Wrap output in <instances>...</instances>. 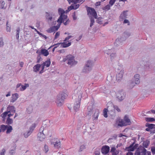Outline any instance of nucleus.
Listing matches in <instances>:
<instances>
[{
    "label": "nucleus",
    "instance_id": "nucleus-1",
    "mask_svg": "<svg viewBox=\"0 0 155 155\" xmlns=\"http://www.w3.org/2000/svg\"><path fill=\"white\" fill-rule=\"evenodd\" d=\"M67 96V94L64 92H62L57 96L56 103L58 106H61L64 103V100Z\"/></svg>",
    "mask_w": 155,
    "mask_h": 155
},
{
    "label": "nucleus",
    "instance_id": "nucleus-2",
    "mask_svg": "<svg viewBox=\"0 0 155 155\" xmlns=\"http://www.w3.org/2000/svg\"><path fill=\"white\" fill-rule=\"evenodd\" d=\"M93 63L92 61L89 60L85 63L82 69V72L87 73L90 72L92 70Z\"/></svg>",
    "mask_w": 155,
    "mask_h": 155
},
{
    "label": "nucleus",
    "instance_id": "nucleus-3",
    "mask_svg": "<svg viewBox=\"0 0 155 155\" xmlns=\"http://www.w3.org/2000/svg\"><path fill=\"white\" fill-rule=\"evenodd\" d=\"M82 92L80 91L78 94H77L78 96V101L75 102L73 107L74 109L76 111H78L79 110L80 105V101L82 97Z\"/></svg>",
    "mask_w": 155,
    "mask_h": 155
},
{
    "label": "nucleus",
    "instance_id": "nucleus-4",
    "mask_svg": "<svg viewBox=\"0 0 155 155\" xmlns=\"http://www.w3.org/2000/svg\"><path fill=\"white\" fill-rule=\"evenodd\" d=\"M87 15L90 18L94 17L96 19L97 18V13L94 8L88 7L87 8Z\"/></svg>",
    "mask_w": 155,
    "mask_h": 155
},
{
    "label": "nucleus",
    "instance_id": "nucleus-5",
    "mask_svg": "<svg viewBox=\"0 0 155 155\" xmlns=\"http://www.w3.org/2000/svg\"><path fill=\"white\" fill-rule=\"evenodd\" d=\"M126 94L123 91H119L116 93V98L119 102L122 101L125 98Z\"/></svg>",
    "mask_w": 155,
    "mask_h": 155
},
{
    "label": "nucleus",
    "instance_id": "nucleus-6",
    "mask_svg": "<svg viewBox=\"0 0 155 155\" xmlns=\"http://www.w3.org/2000/svg\"><path fill=\"white\" fill-rule=\"evenodd\" d=\"M46 18L48 22H50L54 20V13L53 12H46Z\"/></svg>",
    "mask_w": 155,
    "mask_h": 155
},
{
    "label": "nucleus",
    "instance_id": "nucleus-7",
    "mask_svg": "<svg viewBox=\"0 0 155 155\" xmlns=\"http://www.w3.org/2000/svg\"><path fill=\"white\" fill-rule=\"evenodd\" d=\"M67 57L68 58V64L73 66L77 64V62L75 61L74 56L71 55H69L67 56Z\"/></svg>",
    "mask_w": 155,
    "mask_h": 155
},
{
    "label": "nucleus",
    "instance_id": "nucleus-8",
    "mask_svg": "<svg viewBox=\"0 0 155 155\" xmlns=\"http://www.w3.org/2000/svg\"><path fill=\"white\" fill-rule=\"evenodd\" d=\"M72 3H73L70 6H69L68 8V9L66 10V13L69 12L72 9H76L78 8L80 6L79 4H78V2Z\"/></svg>",
    "mask_w": 155,
    "mask_h": 155
},
{
    "label": "nucleus",
    "instance_id": "nucleus-9",
    "mask_svg": "<svg viewBox=\"0 0 155 155\" xmlns=\"http://www.w3.org/2000/svg\"><path fill=\"white\" fill-rule=\"evenodd\" d=\"M124 73V70L122 69L116 75V80L117 81L120 82L123 79Z\"/></svg>",
    "mask_w": 155,
    "mask_h": 155
},
{
    "label": "nucleus",
    "instance_id": "nucleus-10",
    "mask_svg": "<svg viewBox=\"0 0 155 155\" xmlns=\"http://www.w3.org/2000/svg\"><path fill=\"white\" fill-rule=\"evenodd\" d=\"M60 24H59L58 23L56 26L51 27L50 28L46 30V31L49 33L55 32L58 30L60 28Z\"/></svg>",
    "mask_w": 155,
    "mask_h": 155
},
{
    "label": "nucleus",
    "instance_id": "nucleus-11",
    "mask_svg": "<svg viewBox=\"0 0 155 155\" xmlns=\"http://www.w3.org/2000/svg\"><path fill=\"white\" fill-rule=\"evenodd\" d=\"M51 144H53L54 147L57 149L60 148L61 145L60 141L59 140H55L53 142L51 141Z\"/></svg>",
    "mask_w": 155,
    "mask_h": 155
},
{
    "label": "nucleus",
    "instance_id": "nucleus-12",
    "mask_svg": "<svg viewBox=\"0 0 155 155\" xmlns=\"http://www.w3.org/2000/svg\"><path fill=\"white\" fill-rule=\"evenodd\" d=\"M67 18V15L63 14L62 15H60L59 18L57 21V22L59 23L60 24V25L61 23L63 22V21H66Z\"/></svg>",
    "mask_w": 155,
    "mask_h": 155
},
{
    "label": "nucleus",
    "instance_id": "nucleus-13",
    "mask_svg": "<svg viewBox=\"0 0 155 155\" xmlns=\"http://www.w3.org/2000/svg\"><path fill=\"white\" fill-rule=\"evenodd\" d=\"M110 107L113 109H111V113H110V114L111 115H115V110H117L118 112H119L120 111V109L117 106H114L112 104H111Z\"/></svg>",
    "mask_w": 155,
    "mask_h": 155
},
{
    "label": "nucleus",
    "instance_id": "nucleus-14",
    "mask_svg": "<svg viewBox=\"0 0 155 155\" xmlns=\"http://www.w3.org/2000/svg\"><path fill=\"white\" fill-rule=\"evenodd\" d=\"M110 147L107 145L103 146L101 149V153L104 154L106 155L109 152Z\"/></svg>",
    "mask_w": 155,
    "mask_h": 155
},
{
    "label": "nucleus",
    "instance_id": "nucleus-15",
    "mask_svg": "<svg viewBox=\"0 0 155 155\" xmlns=\"http://www.w3.org/2000/svg\"><path fill=\"white\" fill-rule=\"evenodd\" d=\"M71 42H68L67 44H66L65 42H62V43H58L56 44H55L51 46L49 48H49H51L52 47H53V46L54 45H61V46L62 48H67V47H68L69 46H70L71 45Z\"/></svg>",
    "mask_w": 155,
    "mask_h": 155
},
{
    "label": "nucleus",
    "instance_id": "nucleus-16",
    "mask_svg": "<svg viewBox=\"0 0 155 155\" xmlns=\"http://www.w3.org/2000/svg\"><path fill=\"white\" fill-rule=\"evenodd\" d=\"M93 113V107L92 106H88L87 108V113L86 116L88 118H90L91 116Z\"/></svg>",
    "mask_w": 155,
    "mask_h": 155
},
{
    "label": "nucleus",
    "instance_id": "nucleus-17",
    "mask_svg": "<svg viewBox=\"0 0 155 155\" xmlns=\"http://www.w3.org/2000/svg\"><path fill=\"white\" fill-rule=\"evenodd\" d=\"M134 80V82L137 83V84H139L140 82V75L138 74H136L134 76V78L132 79Z\"/></svg>",
    "mask_w": 155,
    "mask_h": 155
},
{
    "label": "nucleus",
    "instance_id": "nucleus-18",
    "mask_svg": "<svg viewBox=\"0 0 155 155\" xmlns=\"http://www.w3.org/2000/svg\"><path fill=\"white\" fill-rule=\"evenodd\" d=\"M108 111L110 114L111 113V110L110 106H108L107 109L105 108L103 110V115L106 118L107 117V112Z\"/></svg>",
    "mask_w": 155,
    "mask_h": 155
},
{
    "label": "nucleus",
    "instance_id": "nucleus-19",
    "mask_svg": "<svg viewBox=\"0 0 155 155\" xmlns=\"http://www.w3.org/2000/svg\"><path fill=\"white\" fill-rule=\"evenodd\" d=\"M35 127H32L30 128V130L27 132H26L24 134V137L25 138H27L32 132Z\"/></svg>",
    "mask_w": 155,
    "mask_h": 155
},
{
    "label": "nucleus",
    "instance_id": "nucleus-20",
    "mask_svg": "<svg viewBox=\"0 0 155 155\" xmlns=\"http://www.w3.org/2000/svg\"><path fill=\"white\" fill-rule=\"evenodd\" d=\"M38 137L40 141H43L45 137V135L41 131H40L38 134Z\"/></svg>",
    "mask_w": 155,
    "mask_h": 155
},
{
    "label": "nucleus",
    "instance_id": "nucleus-21",
    "mask_svg": "<svg viewBox=\"0 0 155 155\" xmlns=\"http://www.w3.org/2000/svg\"><path fill=\"white\" fill-rule=\"evenodd\" d=\"M40 131L42 132L45 136L49 134V131L46 128H45L43 126H41L40 129Z\"/></svg>",
    "mask_w": 155,
    "mask_h": 155
},
{
    "label": "nucleus",
    "instance_id": "nucleus-22",
    "mask_svg": "<svg viewBox=\"0 0 155 155\" xmlns=\"http://www.w3.org/2000/svg\"><path fill=\"white\" fill-rule=\"evenodd\" d=\"M127 11H124L120 14V21H122L123 19L127 18Z\"/></svg>",
    "mask_w": 155,
    "mask_h": 155
},
{
    "label": "nucleus",
    "instance_id": "nucleus-23",
    "mask_svg": "<svg viewBox=\"0 0 155 155\" xmlns=\"http://www.w3.org/2000/svg\"><path fill=\"white\" fill-rule=\"evenodd\" d=\"M18 97V94L17 93H15L12 95V99L10 101L11 102L13 103L15 101Z\"/></svg>",
    "mask_w": 155,
    "mask_h": 155
},
{
    "label": "nucleus",
    "instance_id": "nucleus-24",
    "mask_svg": "<svg viewBox=\"0 0 155 155\" xmlns=\"http://www.w3.org/2000/svg\"><path fill=\"white\" fill-rule=\"evenodd\" d=\"M127 123L125 121L124 119L119 120V123L118 124V126L120 127H122L128 125Z\"/></svg>",
    "mask_w": 155,
    "mask_h": 155
},
{
    "label": "nucleus",
    "instance_id": "nucleus-25",
    "mask_svg": "<svg viewBox=\"0 0 155 155\" xmlns=\"http://www.w3.org/2000/svg\"><path fill=\"white\" fill-rule=\"evenodd\" d=\"M40 53V54H43L45 56H47L49 54V52L47 50L44 48H42L41 49Z\"/></svg>",
    "mask_w": 155,
    "mask_h": 155
},
{
    "label": "nucleus",
    "instance_id": "nucleus-26",
    "mask_svg": "<svg viewBox=\"0 0 155 155\" xmlns=\"http://www.w3.org/2000/svg\"><path fill=\"white\" fill-rule=\"evenodd\" d=\"M41 66V65L39 64H38L35 65L33 67V71L35 72H37L39 71L40 70V68Z\"/></svg>",
    "mask_w": 155,
    "mask_h": 155
},
{
    "label": "nucleus",
    "instance_id": "nucleus-27",
    "mask_svg": "<svg viewBox=\"0 0 155 155\" xmlns=\"http://www.w3.org/2000/svg\"><path fill=\"white\" fill-rule=\"evenodd\" d=\"M123 40L122 38H118L116 40L114 43V45L117 46L119 45L121 42V41Z\"/></svg>",
    "mask_w": 155,
    "mask_h": 155
},
{
    "label": "nucleus",
    "instance_id": "nucleus-28",
    "mask_svg": "<svg viewBox=\"0 0 155 155\" xmlns=\"http://www.w3.org/2000/svg\"><path fill=\"white\" fill-rule=\"evenodd\" d=\"M134 143H133L131 145H130L128 147H127L128 149V151H132L136 149L137 147L135 146H134Z\"/></svg>",
    "mask_w": 155,
    "mask_h": 155
},
{
    "label": "nucleus",
    "instance_id": "nucleus-29",
    "mask_svg": "<svg viewBox=\"0 0 155 155\" xmlns=\"http://www.w3.org/2000/svg\"><path fill=\"white\" fill-rule=\"evenodd\" d=\"M7 109L8 110L7 112H9V113L12 112L14 113H15V107L13 106H10L8 107Z\"/></svg>",
    "mask_w": 155,
    "mask_h": 155
},
{
    "label": "nucleus",
    "instance_id": "nucleus-30",
    "mask_svg": "<svg viewBox=\"0 0 155 155\" xmlns=\"http://www.w3.org/2000/svg\"><path fill=\"white\" fill-rule=\"evenodd\" d=\"M136 83L134 82V80H131L130 81L129 83V87L130 88H132L133 87L135 86L136 84H137V83Z\"/></svg>",
    "mask_w": 155,
    "mask_h": 155
},
{
    "label": "nucleus",
    "instance_id": "nucleus-31",
    "mask_svg": "<svg viewBox=\"0 0 155 155\" xmlns=\"http://www.w3.org/2000/svg\"><path fill=\"white\" fill-rule=\"evenodd\" d=\"M29 84H25V85H21V87L20 88V90L21 91L25 90L27 87H28Z\"/></svg>",
    "mask_w": 155,
    "mask_h": 155
},
{
    "label": "nucleus",
    "instance_id": "nucleus-32",
    "mask_svg": "<svg viewBox=\"0 0 155 155\" xmlns=\"http://www.w3.org/2000/svg\"><path fill=\"white\" fill-rule=\"evenodd\" d=\"M42 64L45 66H46L47 67H49L51 64L50 59L48 60L45 62H43Z\"/></svg>",
    "mask_w": 155,
    "mask_h": 155
},
{
    "label": "nucleus",
    "instance_id": "nucleus-33",
    "mask_svg": "<svg viewBox=\"0 0 155 155\" xmlns=\"http://www.w3.org/2000/svg\"><path fill=\"white\" fill-rule=\"evenodd\" d=\"M124 119L125 120V121L127 123L128 125H130V124L131 122L129 118L127 116H125L124 117Z\"/></svg>",
    "mask_w": 155,
    "mask_h": 155
},
{
    "label": "nucleus",
    "instance_id": "nucleus-34",
    "mask_svg": "<svg viewBox=\"0 0 155 155\" xmlns=\"http://www.w3.org/2000/svg\"><path fill=\"white\" fill-rule=\"evenodd\" d=\"M0 8L1 9H5L6 7H5V2L3 1H0Z\"/></svg>",
    "mask_w": 155,
    "mask_h": 155
},
{
    "label": "nucleus",
    "instance_id": "nucleus-35",
    "mask_svg": "<svg viewBox=\"0 0 155 155\" xmlns=\"http://www.w3.org/2000/svg\"><path fill=\"white\" fill-rule=\"evenodd\" d=\"M13 120L12 119L8 117L7 119L6 123L8 124H12L13 123Z\"/></svg>",
    "mask_w": 155,
    "mask_h": 155
},
{
    "label": "nucleus",
    "instance_id": "nucleus-36",
    "mask_svg": "<svg viewBox=\"0 0 155 155\" xmlns=\"http://www.w3.org/2000/svg\"><path fill=\"white\" fill-rule=\"evenodd\" d=\"M13 130L12 127L10 125L7 126V128L6 133L7 134H9L12 132Z\"/></svg>",
    "mask_w": 155,
    "mask_h": 155
},
{
    "label": "nucleus",
    "instance_id": "nucleus-37",
    "mask_svg": "<svg viewBox=\"0 0 155 155\" xmlns=\"http://www.w3.org/2000/svg\"><path fill=\"white\" fill-rule=\"evenodd\" d=\"M150 144V141L148 140H147L144 141L143 143V146L146 148H147Z\"/></svg>",
    "mask_w": 155,
    "mask_h": 155
},
{
    "label": "nucleus",
    "instance_id": "nucleus-38",
    "mask_svg": "<svg viewBox=\"0 0 155 155\" xmlns=\"http://www.w3.org/2000/svg\"><path fill=\"white\" fill-rule=\"evenodd\" d=\"M140 151L141 155H145L148 152H147V150L144 148L143 147H142V149Z\"/></svg>",
    "mask_w": 155,
    "mask_h": 155
},
{
    "label": "nucleus",
    "instance_id": "nucleus-39",
    "mask_svg": "<svg viewBox=\"0 0 155 155\" xmlns=\"http://www.w3.org/2000/svg\"><path fill=\"white\" fill-rule=\"evenodd\" d=\"M11 27L10 25L8 24V21L6 22V31L7 32H10Z\"/></svg>",
    "mask_w": 155,
    "mask_h": 155
},
{
    "label": "nucleus",
    "instance_id": "nucleus-40",
    "mask_svg": "<svg viewBox=\"0 0 155 155\" xmlns=\"http://www.w3.org/2000/svg\"><path fill=\"white\" fill-rule=\"evenodd\" d=\"M146 127H149L151 129H152L154 127H155V125L153 124H149L147 123L146 124Z\"/></svg>",
    "mask_w": 155,
    "mask_h": 155
},
{
    "label": "nucleus",
    "instance_id": "nucleus-41",
    "mask_svg": "<svg viewBox=\"0 0 155 155\" xmlns=\"http://www.w3.org/2000/svg\"><path fill=\"white\" fill-rule=\"evenodd\" d=\"M7 125H2L0 126L1 129L3 132H4L7 129Z\"/></svg>",
    "mask_w": 155,
    "mask_h": 155
},
{
    "label": "nucleus",
    "instance_id": "nucleus-42",
    "mask_svg": "<svg viewBox=\"0 0 155 155\" xmlns=\"http://www.w3.org/2000/svg\"><path fill=\"white\" fill-rule=\"evenodd\" d=\"M99 113V111L98 110H97L95 111L94 115V117L95 119H97Z\"/></svg>",
    "mask_w": 155,
    "mask_h": 155
},
{
    "label": "nucleus",
    "instance_id": "nucleus-43",
    "mask_svg": "<svg viewBox=\"0 0 155 155\" xmlns=\"http://www.w3.org/2000/svg\"><path fill=\"white\" fill-rule=\"evenodd\" d=\"M145 120L147 122H153L155 121V119L152 117H147Z\"/></svg>",
    "mask_w": 155,
    "mask_h": 155
},
{
    "label": "nucleus",
    "instance_id": "nucleus-44",
    "mask_svg": "<svg viewBox=\"0 0 155 155\" xmlns=\"http://www.w3.org/2000/svg\"><path fill=\"white\" fill-rule=\"evenodd\" d=\"M58 11L59 14L60 15H62L65 13V11L62 9L59 8L58 9Z\"/></svg>",
    "mask_w": 155,
    "mask_h": 155
},
{
    "label": "nucleus",
    "instance_id": "nucleus-45",
    "mask_svg": "<svg viewBox=\"0 0 155 155\" xmlns=\"http://www.w3.org/2000/svg\"><path fill=\"white\" fill-rule=\"evenodd\" d=\"M8 113L9 112H5L1 114V117L4 120L5 119V117H6L7 115L8 114Z\"/></svg>",
    "mask_w": 155,
    "mask_h": 155
},
{
    "label": "nucleus",
    "instance_id": "nucleus-46",
    "mask_svg": "<svg viewBox=\"0 0 155 155\" xmlns=\"http://www.w3.org/2000/svg\"><path fill=\"white\" fill-rule=\"evenodd\" d=\"M16 37L17 39H18L19 37V34L20 31V29L19 28H18L16 29Z\"/></svg>",
    "mask_w": 155,
    "mask_h": 155
},
{
    "label": "nucleus",
    "instance_id": "nucleus-47",
    "mask_svg": "<svg viewBox=\"0 0 155 155\" xmlns=\"http://www.w3.org/2000/svg\"><path fill=\"white\" fill-rule=\"evenodd\" d=\"M110 6L109 4L107 5L104 7L103 9L105 11L108 10L110 9Z\"/></svg>",
    "mask_w": 155,
    "mask_h": 155
},
{
    "label": "nucleus",
    "instance_id": "nucleus-48",
    "mask_svg": "<svg viewBox=\"0 0 155 155\" xmlns=\"http://www.w3.org/2000/svg\"><path fill=\"white\" fill-rule=\"evenodd\" d=\"M109 54H110V58L111 60L113 59L116 57V54L115 53H112L111 54L109 53Z\"/></svg>",
    "mask_w": 155,
    "mask_h": 155
},
{
    "label": "nucleus",
    "instance_id": "nucleus-49",
    "mask_svg": "<svg viewBox=\"0 0 155 155\" xmlns=\"http://www.w3.org/2000/svg\"><path fill=\"white\" fill-rule=\"evenodd\" d=\"M90 20H91V23L90 25V27H91L92 26V25H94V18L92 17H91L90 18Z\"/></svg>",
    "mask_w": 155,
    "mask_h": 155
},
{
    "label": "nucleus",
    "instance_id": "nucleus-50",
    "mask_svg": "<svg viewBox=\"0 0 155 155\" xmlns=\"http://www.w3.org/2000/svg\"><path fill=\"white\" fill-rule=\"evenodd\" d=\"M70 22V21L69 20V19H68L66 21H63L62 22H63L64 25H66L69 24V22Z\"/></svg>",
    "mask_w": 155,
    "mask_h": 155
},
{
    "label": "nucleus",
    "instance_id": "nucleus-51",
    "mask_svg": "<svg viewBox=\"0 0 155 155\" xmlns=\"http://www.w3.org/2000/svg\"><path fill=\"white\" fill-rule=\"evenodd\" d=\"M41 54H39L38 55L37 59V63H40V61H41V57L40 56Z\"/></svg>",
    "mask_w": 155,
    "mask_h": 155
},
{
    "label": "nucleus",
    "instance_id": "nucleus-52",
    "mask_svg": "<svg viewBox=\"0 0 155 155\" xmlns=\"http://www.w3.org/2000/svg\"><path fill=\"white\" fill-rule=\"evenodd\" d=\"M85 149V146L84 145H82L80 147V149L79 150V152H81L84 150Z\"/></svg>",
    "mask_w": 155,
    "mask_h": 155
},
{
    "label": "nucleus",
    "instance_id": "nucleus-53",
    "mask_svg": "<svg viewBox=\"0 0 155 155\" xmlns=\"http://www.w3.org/2000/svg\"><path fill=\"white\" fill-rule=\"evenodd\" d=\"M69 4L71 2H78L79 0H67Z\"/></svg>",
    "mask_w": 155,
    "mask_h": 155
},
{
    "label": "nucleus",
    "instance_id": "nucleus-54",
    "mask_svg": "<svg viewBox=\"0 0 155 155\" xmlns=\"http://www.w3.org/2000/svg\"><path fill=\"white\" fill-rule=\"evenodd\" d=\"M60 34V31L57 32L56 33L54 38V39H56L59 37Z\"/></svg>",
    "mask_w": 155,
    "mask_h": 155
},
{
    "label": "nucleus",
    "instance_id": "nucleus-55",
    "mask_svg": "<svg viewBox=\"0 0 155 155\" xmlns=\"http://www.w3.org/2000/svg\"><path fill=\"white\" fill-rule=\"evenodd\" d=\"M44 151L45 153H47L49 150L48 147V146L45 145L44 147Z\"/></svg>",
    "mask_w": 155,
    "mask_h": 155
},
{
    "label": "nucleus",
    "instance_id": "nucleus-56",
    "mask_svg": "<svg viewBox=\"0 0 155 155\" xmlns=\"http://www.w3.org/2000/svg\"><path fill=\"white\" fill-rule=\"evenodd\" d=\"M4 45V42L2 38H0V47H2Z\"/></svg>",
    "mask_w": 155,
    "mask_h": 155
},
{
    "label": "nucleus",
    "instance_id": "nucleus-57",
    "mask_svg": "<svg viewBox=\"0 0 155 155\" xmlns=\"http://www.w3.org/2000/svg\"><path fill=\"white\" fill-rule=\"evenodd\" d=\"M116 1V0H110L109 2V5L111 6H112L115 2Z\"/></svg>",
    "mask_w": 155,
    "mask_h": 155
},
{
    "label": "nucleus",
    "instance_id": "nucleus-58",
    "mask_svg": "<svg viewBox=\"0 0 155 155\" xmlns=\"http://www.w3.org/2000/svg\"><path fill=\"white\" fill-rule=\"evenodd\" d=\"M5 149H3L1 152L0 153V155H5Z\"/></svg>",
    "mask_w": 155,
    "mask_h": 155
},
{
    "label": "nucleus",
    "instance_id": "nucleus-59",
    "mask_svg": "<svg viewBox=\"0 0 155 155\" xmlns=\"http://www.w3.org/2000/svg\"><path fill=\"white\" fill-rule=\"evenodd\" d=\"M107 80L110 82H111L112 81V77L111 76H109L107 77Z\"/></svg>",
    "mask_w": 155,
    "mask_h": 155
},
{
    "label": "nucleus",
    "instance_id": "nucleus-60",
    "mask_svg": "<svg viewBox=\"0 0 155 155\" xmlns=\"http://www.w3.org/2000/svg\"><path fill=\"white\" fill-rule=\"evenodd\" d=\"M119 153V151L116 150L115 151L112 152V155H117Z\"/></svg>",
    "mask_w": 155,
    "mask_h": 155
},
{
    "label": "nucleus",
    "instance_id": "nucleus-61",
    "mask_svg": "<svg viewBox=\"0 0 155 155\" xmlns=\"http://www.w3.org/2000/svg\"><path fill=\"white\" fill-rule=\"evenodd\" d=\"M124 35L126 37H129L130 35V33L128 32H125L124 33Z\"/></svg>",
    "mask_w": 155,
    "mask_h": 155
},
{
    "label": "nucleus",
    "instance_id": "nucleus-62",
    "mask_svg": "<svg viewBox=\"0 0 155 155\" xmlns=\"http://www.w3.org/2000/svg\"><path fill=\"white\" fill-rule=\"evenodd\" d=\"M101 19L102 18H99L96 20V22L99 24H101Z\"/></svg>",
    "mask_w": 155,
    "mask_h": 155
},
{
    "label": "nucleus",
    "instance_id": "nucleus-63",
    "mask_svg": "<svg viewBox=\"0 0 155 155\" xmlns=\"http://www.w3.org/2000/svg\"><path fill=\"white\" fill-rule=\"evenodd\" d=\"M134 155H141L140 151L138 150H137L134 153Z\"/></svg>",
    "mask_w": 155,
    "mask_h": 155
},
{
    "label": "nucleus",
    "instance_id": "nucleus-64",
    "mask_svg": "<svg viewBox=\"0 0 155 155\" xmlns=\"http://www.w3.org/2000/svg\"><path fill=\"white\" fill-rule=\"evenodd\" d=\"M151 151L153 154L155 153V147H153L151 148Z\"/></svg>",
    "mask_w": 155,
    "mask_h": 155
}]
</instances>
